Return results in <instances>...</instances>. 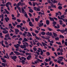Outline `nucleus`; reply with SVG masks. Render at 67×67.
I'll use <instances>...</instances> for the list:
<instances>
[{
    "instance_id": "obj_1",
    "label": "nucleus",
    "mask_w": 67,
    "mask_h": 67,
    "mask_svg": "<svg viewBox=\"0 0 67 67\" xmlns=\"http://www.w3.org/2000/svg\"><path fill=\"white\" fill-rule=\"evenodd\" d=\"M58 58V60H58L57 62L58 64H60L61 63V61H63V59H64V57H59Z\"/></svg>"
},
{
    "instance_id": "obj_2",
    "label": "nucleus",
    "mask_w": 67,
    "mask_h": 67,
    "mask_svg": "<svg viewBox=\"0 0 67 67\" xmlns=\"http://www.w3.org/2000/svg\"><path fill=\"white\" fill-rule=\"evenodd\" d=\"M13 52L15 54H16V56H19V55H21V56H25V55L23 54H20V53L17 51H14Z\"/></svg>"
},
{
    "instance_id": "obj_3",
    "label": "nucleus",
    "mask_w": 67,
    "mask_h": 67,
    "mask_svg": "<svg viewBox=\"0 0 67 67\" xmlns=\"http://www.w3.org/2000/svg\"><path fill=\"white\" fill-rule=\"evenodd\" d=\"M46 35H48L49 36H52L53 34H52V33L51 32H49V31H48L46 33Z\"/></svg>"
},
{
    "instance_id": "obj_4",
    "label": "nucleus",
    "mask_w": 67,
    "mask_h": 67,
    "mask_svg": "<svg viewBox=\"0 0 67 67\" xmlns=\"http://www.w3.org/2000/svg\"><path fill=\"white\" fill-rule=\"evenodd\" d=\"M32 58V55H29L27 57V59L28 60H30L31 59V58Z\"/></svg>"
},
{
    "instance_id": "obj_5",
    "label": "nucleus",
    "mask_w": 67,
    "mask_h": 67,
    "mask_svg": "<svg viewBox=\"0 0 67 67\" xmlns=\"http://www.w3.org/2000/svg\"><path fill=\"white\" fill-rule=\"evenodd\" d=\"M17 5L18 6H20V5H21V6H23V3L19 2L18 3Z\"/></svg>"
},
{
    "instance_id": "obj_6",
    "label": "nucleus",
    "mask_w": 67,
    "mask_h": 67,
    "mask_svg": "<svg viewBox=\"0 0 67 67\" xmlns=\"http://www.w3.org/2000/svg\"><path fill=\"white\" fill-rule=\"evenodd\" d=\"M21 11L22 13H24V14H25V13H26L24 9H23V7H21Z\"/></svg>"
},
{
    "instance_id": "obj_7",
    "label": "nucleus",
    "mask_w": 67,
    "mask_h": 67,
    "mask_svg": "<svg viewBox=\"0 0 67 67\" xmlns=\"http://www.w3.org/2000/svg\"><path fill=\"white\" fill-rule=\"evenodd\" d=\"M20 48H26V47L25 45H21L20 46Z\"/></svg>"
},
{
    "instance_id": "obj_8",
    "label": "nucleus",
    "mask_w": 67,
    "mask_h": 67,
    "mask_svg": "<svg viewBox=\"0 0 67 67\" xmlns=\"http://www.w3.org/2000/svg\"><path fill=\"white\" fill-rule=\"evenodd\" d=\"M9 5H11V3L10 2H8L7 3H6L5 5L9 7Z\"/></svg>"
},
{
    "instance_id": "obj_9",
    "label": "nucleus",
    "mask_w": 67,
    "mask_h": 67,
    "mask_svg": "<svg viewBox=\"0 0 67 67\" xmlns=\"http://www.w3.org/2000/svg\"><path fill=\"white\" fill-rule=\"evenodd\" d=\"M51 1L53 3V4H55V3H57L58 2H57V1H56L55 0H54L53 1V0H51Z\"/></svg>"
},
{
    "instance_id": "obj_10",
    "label": "nucleus",
    "mask_w": 67,
    "mask_h": 67,
    "mask_svg": "<svg viewBox=\"0 0 67 67\" xmlns=\"http://www.w3.org/2000/svg\"><path fill=\"white\" fill-rule=\"evenodd\" d=\"M28 34H27L26 36H28V37H30V36H32V35H31V34L30 33V32H27Z\"/></svg>"
},
{
    "instance_id": "obj_11",
    "label": "nucleus",
    "mask_w": 67,
    "mask_h": 67,
    "mask_svg": "<svg viewBox=\"0 0 67 67\" xmlns=\"http://www.w3.org/2000/svg\"><path fill=\"white\" fill-rule=\"evenodd\" d=\"M5 19L6 22H8V21H9V20H10V19H9V18L8 17H6L5 18Z\"/></svg>"
},
{
    "instance_id": "obj_12",
    "label": "nucleus",
    "mask_w": 67,
    "mask_h": 67,
    "mask_svg": "<svg viewBox=\"0 0 67 67\" xmlns=\"http://www.w3.org/2000/svg\"><path fill=\"white\" fill-rule=\"evenodd\" d=\"M29 24L30 26H33V24L32 23V22L30 21L29 22Z\"/></svg>"
},
{
    "instance_id": "obj_13",
    "label": "nucleus",
    "mask_w": 67,
    "mask_h": 67,
    "mask_svg": "<svg viewBox=\"0 0 67 67\" xmlns=\"http://www.w3.org/2000/svg\"><path fill=\"white\" fill-rule=\"evenodd\" d=\"M12 59H15L17 58V57L16 55H13V57L12 58Z\"/></svg>"
},
{
    "instance_id": "obj_14",
    "label": "nucleus",
    "mask_w": 67,
    "mask_h": 67,
    "mask_svg": "<svg viewBox=\"0 0 67 67\" xmlns=\"http://www.w3.org/2000/svg\"><path fill=\"white\" fill-rule=\"evenodd\" d=\"M15 32H17V33H19L20 31L19 29H15Z\"/></svg>"
},
{
    "instance_id": "obj_15",
    "label": "nucleus",
    "mask_w": 67,
    "mask_h": 67,
    "mask_svg": "<svg viewBox=\"0 0 67 67\" xmlns=\"http://www.w3.org/2000/svg\"><path fill=\"white\" fill-rule=\"evenodd\" d=\"M49 19L51 21H54V18H52L51 17H49Z\"/></svg>"
},
{
    "instance_id": "obj_16",
    "label": "nucleus",
    "mask_w": 67,
    "mask_h": 67,
    "mask_svg": "<svg viewBox=\"0 0 67 67\" xmlns=\"http://www.w3.org/2000/svg\"><path fill=\"white\" fill-rule=\"evenodd\" d=\"M4 34H7L8 33V31L6 30V31H3L2 32Z\"/></svg>"
},
{
    "instance_id": "obj_17",
    "label": "nucleus",
    "mask_w": 67,
    "mask_h": 67,
    "mask_svg": "<svg viewBox=\"0 0 67 67\" xmlns=\"http://www.w3.org/2000/svg\"><path fill=\"white\" fill-rule=\"evenodd\" d=\"M56 23H57L56 22L54 21V22L52 23V24H53V27L55 26V24H56Z\"/></svg>"
},
{
    "instance_id": "obj_18",
    "label": "nucleus",
    "mask_w": 67,
    "mask_h": 67,
    "mask_svg": "<svg viewBox=\"0 0 67 67\" xmlns=\"http://www.w3.org/2000/svg\"><path fill=\"white\" fill-rule=\"evenodd\" d=\"M59 24L60 25H63V21L62 20H59Z\"/></svg>"
},
{
    "instance_id": "obj_19",
    "label": "nucleus",
    "mask_w": 67,
    "mask_h": 67,
    "mask_svg": "<svg viewBox=\"0 0 67 67\" xmlns=\"http://www.w3.org/2000/svg\"><path fill=\"white\" fill-rule=\"evenodd\" d=\"M49 23H50L49 22V20H46V24H47V25L49 24Z\"/></svg>"
},
{
    "instance_id": "obj_20",
    "label": "nucleus",
    "mask_w": 67,
    "mask_h": 67,
    "mask_svg": "<svg viewBox=\"0 0 67 67\" xmlns=\"http://www.w3.org/2000/svg\"><path fill=\"white\" fill-rule=\"evenodd\" d=\"M53 34L54 36L55 37H57V34L56 33H55L54 32H53Z\"/></svg>"
},
{
    "instance_id": "obj_21",
    "label": "nucleus",
    "mask_w": 67,
    "mask_h": 67,
    "mask_svg": "<svg viewBox=\"0 0 67 67\" xmlns=\"http://www.w3.org/2000/svg\"><path fill=\"white\" fill-rule=\"evenodd\" d=\"M41 34L42 35H45V32H44L43 31L41 32Z\"/></svg>"
},
{
    "instance_id": "obj_22",
    "label": "nucleus",
    "mask_w": 67,
    "mask_h": 67,
    "mask_svg": "<svg viewBox=\"0 0 67 67\" xmlns=\"http://www.w3.org/2000/svg\"><path fill=\"white\" fill-rule=\"evenodd\" d=\"M16 27H18V28H19V27H20V28H22V26L20 25H17Z\"/></svg>"
},
{
    "instance_id": "obj_23",
    "label": "nucleus",
    "mask_w": 67,
    "mask_h": 67,
    "mask_svg": "<svg viewBox=\"0 0 67 67\" xmlns=\"http://www.w3.org/2000/svg\"><path fill=\"white\" fill-rule=\"evenodd\" d=\"M10 36H9V34H6V35H5V37H9Z\"/></svg>"
},
{
    "instance_id": "obj_24",
    "label": "nucleus",
    "mask_w": 67,
    "mask_h": 67,
    "mask_svg": "<svg viewBox=\"0 0 67 67\" xmlns=\"http://www.w3.org/2000/svg\"><path fill=\"white\" fill-rule=\"evenodd\" d=\"M59 38H64V37L63 35H60Z\"/></svg>"
},
{
    "instance_id": "obj_25",
    "label": "nucleus",
    "mask_w": 67,
    "mask_h": 67,
    "mask_svg": "<svg viewBox=\"0 0 67 67\" xmlns=\"http://www.w3.org/2000/svg\"><path fill=\"white\" fill-rule=\"evenodd\" d=\"M4 10L5 11V12H6V13L7 14H10V13H9V12H8V10H7V9H4Z\"/></svg>"
},
{
    "instance_id": "obj_26",
    "label": "nucleus",
    "mask_w": 67,
    "mask_h": 67,
    "mask_svg": "<svg viewBox=\"0 0 67 67\" xmlns=\"http://www.w3.org/2000/svg\"><path fill=\"white\" fill-rule=\"evenodd\" d=\"M60 32H61V33H64L65 32V30H60Z\"/></svg>"
},
{
    "instance_id": "obj_27",
    "label": "nucleus",
    "mask_w": 67,
    "mask_h": 67,
    "mask_svg": "<svg viewBox=\"0 0 67 67\" xmlns=\"http://www.w3.org/2000/svg\"><path fill=\"white\" fill-rule=\"evenodd\" d=\"M37 61H38V62H40L41 63H42L43 62V60H40L39 59H37Z\"/></svg>"
},
{
    "instance_id": "obj_28",
    "label": "nucleus",
    "mask_w": 67,
    "mask_h": 67,
    "mask_svg": "<svg viewBox=\"0 0 67 67\" xmlns=\"http://www.w3.org/2000/svg\"><path fill=\"white\" fill-rule=\"evenodd\" d=\"M46 54L47 56H49L50 55V53L48 52H47L46 53Z\"/></svg>"
},
{
    "instance_id": "obj_29",
    "label": "nucleus",
    "mask_w": 67,
    "mask_h": 67,
    "mask_svg": "<svg viewBox=\"0 0 67 67\" xmlns=\"http://www.w3.org/2000/svg\"><path fill=\"white\" fill-rule=\"evenodd\" d=\"M43 24H44L43 23H41L40 24V25L39 26V27H41V26H42L43 25Z\"/></svg>"
},
{
    "instance_id": "obj_30",
    "label": "nucleus",
    "mask_w": 67,
    "mask_h": 67,
    "mask_svg": "<svg viewBox=\"0 0 67 67\" xmlns=\"http://www.w3.org/2000/svg\"><path fill=\"white\" fill-rule=\"evenodd\" d=\"M56 44H57L58 45H62V44H61V43H60V42H56Z\"/></svg>"
},
{
    "instance_id": "obj_31",
    "label": "nucleus",
    "mask_w": 67,
    "mask_h": 67,
    "mask_svg": "<svg viewBox=\"0 0 67 67\" xmlns=\"http://www.w3.org/2000/svg\"><path fill=\"white\" fill-rule=\"evenodd\" d=\"M29 10V12H31V13H32V12H33V10L32 9H30Z\"/></svg>"
},
{
    "instance_id": "obj_32",
    "label": "nucleus",
    "mask_w": 67,
    "mask_h": 67,
    "mask_svg": "<svg viewBox=\"0 0 67 67\" xmlns=\"http://www.w3.org/2000/svg\"><path fill=\"white\" fill-rule=\"evenodd\" d=\"M14 55V53H13V52H11V53H10L9 54V55Z\"/></svg>"
},
{
    "instance_id": "obj_33",
    "label": "nucleus",
    "mask_w": 67,
    "mask_h": 67,
    "mask_svg": "<svg viewBox=\"0 0 67 67\" xmlns=\"http://www.w3.org/2000/svg\"><path fill=\"white\" fill-rule=\"evenodd\" d=\"M47 2H48V3H51V4L53 3L49 0H47Z\"/></svg>"
},
{
    "instance_id": "obj_34",
    "label": "nucleus",
    "mask_w": 67,
    "mask_h": 67,
    "mask_svg": "<svg viewBox=\"0 0 67 67\" xmlns=\"http://www.w3.org/2000/svg\"><path fill=\"white\" fill-rule=\"evenodd\" d=\"M24 40L25 42H27V41H28V40H27V39H26V38H24Z\"/></svg>"
},
{
    "instance_id": "obj_35",
    "label": "nucleus",
    "mask_w": 67,
    "mask_h": 67,
    "mask_svg": "<svg viewBox=\"0 0 67 67\" xmlns=\"http://www.w3.org/2000/svg\"><path fill=\"white\" fill-rule=\"evenodd\" d=\"M44 54V52H43V51H40V55H42L43 54Z\"/></svg>"
},
{
    "instance_id": "obj_36",
    "label": "nucleus",
    "mask_w": 67,
    "mask_h": 67,
    "mask_svg": "<svg viewBox=\"0 0 67 67\" xmlns=\"http://www.w3.org/2000/svg\"><path fill=\"white\" fill-rule=\"evenodd\" d=\"M35 20L36 22H38V20H39V19H38L37 18H35Z\"/></svg>"
},
{
    "instance_id": "obj_37",
    "label": "nucleus",
    "mask_w": 67,
    "mask_h": 67,
    "mask_svg": "<svg viewBox=\"0 0 67 67\" xmlns=\"http://www.w3.org/2000/svg\"><path fill=\"white\" fill-rule=\"evenodd\" d=\"M2 65L3 67H5V63H2Z\"/></svg>"
},
{
    "instance_id": "obj_38",
    "label": "nucleus",
    "mask_w": 67,
    "mask_h": 67,
    "mask_svg": "<svg viewBox=\"0 0 67 67\" xmlns=\"http://www.w3.org/2000/svg\"><path fill=\"white\" fill-rule=\"evenodd\" d=\"M58 9H59V10H61L62 9V7L61 6H59L58 7Z\"/></svg>"
},
{
    "instance_id": "obj_39",
    "label": "nucleus",
    "mask_w": 67,
    "mask_h": 67,
    "mask_svg": "<svg viewBox=\"0 0 67 67\" xmlns=\"http://www.w3.org/2000/svg\"><path fill=\"white\" fill-rule=\"evenodd\" d=\"M5 4H2L0 5V6L1 7H5Z\"/></svg>"
},
{
    "instance_id": "obj_40",
    "label": "nucleus",
    "mask_w": 67,
    "mask_h": 67,
    "mask_svg": "<svg viewBox=\"0 0 67 67\" xmlns=\"http://www.w3.org/2000/svg\"><path fill=\"white\" fill-rule=\"evenodd\" d=\"M32 35L33 36H36V34H35L33 32H32Z\"/></svg>"
},
{
    "instance_id": "obj_41",
    "label": "nucleus",
    "mask_w": 67,
    "mask_h": 67,
    "mask_svg": "<svg viewBox=\"0 0 67 67\" xmlns=\"http://www.w3.org/2000/svg\"><path fill=\"white\" fill-rule=\"evenodd\" d=\"M33 49L34 51H36L37 50V49H36V47H34Z\"/></svg>"
},
{
    "instance_id": "obj_42",
    "label": "nucleus",
    "mask_w": 67,
    "mask_h": 67,
    "mask_svg": "<svg viewBox=\"0 0 67 67\" xmlns=\"http://www.w3.org/2000/svg\"><path fill=\"white\" fill-rule=\"evenodd\" d=\"M17 37V36H16L15 35H14L12 36V38H14V37Z\"/></svg>"
},
{
    "instance_id": "obj_43",
    "label": "nucleus",
    "mask_w": 67,
    "mask_h": 67,
    "mask_svg": "<svg viewBox=\"0 0 67 67\" xmlns=\"http://www.w3.org/2000/svg\"><path fill=\"white\" fill-rule=\"evenodd\" d=\"M57 29H58L60 28V26H59V24H57Z\"/></svg>"
},
{
    "instance_id": "obj_44",
    "label": "nucleus",
    "mask_w": 67,
    "mask_h": 67,
    "mask_svg": "<svg viewBox=\"0 0 67 67\" xmlns=\"http://www.w3.org/2000/svg\"><path fill=\"white\" fill-rule=\"evenodd\" d=\"M59 20H63V18L62 17H58Z\"/></svg>"
},
{
    "instance_id": "obj_45",
    "label": "nucleus",
    "mask_w": 67,
    "mask_h": 67,
    "mask_svg": "<svg viewBox=\"0 0 67 67\" xmlns=\"http://www.w3.org/2000/svg\"><path fill=\"white\" fill-rule=\"evenodd\" d=\"M21 58H22V59H24V60H26V58H25L24 57H21Z\"/></svg>"
},
{
    "instance_id": "obj_46",
    "label": "nucleus",
    "mask_w": 67,
    "mask_h": 67,
    "mask_svg": "<svg viewBox=\"0 0 67 67\" xmlns=\"http://www.w3.org/2000/svg\"><path fill=\"white\" fill-rule=\"evenodd\" d=\"M55 39L56 41H57V40H58H58H59V37H57L55 38Z\"/></svg>"
},
{
    "instance_id": "obj_47",
    "label": "nucleus",
    "mask_w": 67,
    "mask_h": 67,
    "mask_svg": "<svg viewBox=\"0 0 67 67\" xmlns=\"http://www.w3.org/2000/svg\"><path fill=\"white\" fill-rule=\"evenodd\" d=\"M17 21L18 22H19V23L20 22H21V21L20 20V19H17Z\"/></svg>"
},
{
    "instance_id": "obj_48",
    "label": "nucleus",
    "mask_w": 67,
    "mask_h": 67,
    "mask_svg": "<svg viewBox=\"0 0 67 67\" xmlns=\"http://www.w3.org/2000/svg\"><path fill=\"white\" fill-rule=\"evenodd\" d=\"M37 8L36 7H34V9L35 11H36L37 10Z\"/></svg>"
},
{
    "instance_id": "obj_49",
    "label": "nucleus",
    "mask_w": 67,
    "mask_h": 67,
    "mask_svg": "<svg viewBox=\"0 0 67 67\" xmlns=\"http://www.w3.org/2000/svg\"><path fill=\"white\" fill-rule=\"evenodd\" d=\"M35 38L36 39H37L38 40H40V38H38L37 36H35Z\"/></svg>"
},
{
    "instance_id": "obj_50",
    "label": "nucleus",
    "mask_w": 67,
    "mask_h": 67,
    "mask_svg": "<svg viewBox=\"0 0 67 67\" xmlns=\"http://www.w3.org/2000/svg\"><path fill=\"white\" fill-rule=\"evenodd\" d=\"M22 22L24 24H25L26 23V21L24 20H22Z\"/></svg>"
},
{
    "instance_id": "obj_51",
    "label": "nucleus",
    "mask_w": 67,
    "mask_h": 67,
    "mask_svg": "<svg viewBox=\"0 0 67 67\" xmlns=\"http://www.w3.org/2000/svg\"><path fill=\"white\" fill-rule=\"evenodd\" d=\"M40 42H38L37 43L36 45L38 46H40Z\"/></svg>"
},
{
    "instance_id": "obj_52",
    "label": "nucleus",
    "mask_w": 67,
    "mask_h": 67,
    "mask_svg": "<svg viewBox=\"0 0 67 67\" xmlns=\"http://www.w3.org/2000/svg\"><path fill=\"white\" fill-rule=\"evenodd\" d=\"M48 30H49V31H52V30H53V29H51L50 28H48Z\"/></svg>"
},
{
    "instance_id": "obj_53",
    "label": "nucleus",
    "mask_w": 67,
    "mask_h": 67,
    "mask_svg": "<svg viewBox=\"0 0 67 67\" xmlns=\"http://www.w3.org/2000/svg\"><path fill=\"white\" fill-rule=\"evenodd\" d=\"M52 51H55V49H54V48L53 47H52Z\"/></svg>"
},
{
    "instance_id": "obj_54",
    "label": "nucleus",
    "mask_w": 67,
    "mask_h": 67,
    "mask_svg": "<svg viewBox=\"0 0 67 67\" xmlns=\"http://www.w3.org/2000/svg\"><path fill=\"white\" fill-rule=\"evenodd\" d=\"M58 13H59V14H59V15H60H60H62V13L61 12H60L59 11L58 12Z\"/></svg>"
},
{
    "instance_id": "obj_55",
    "label": "nucleus",
    "mask_w": 67,
    "mask_h": 67,
    "mask_svg": "<svg viewBox=\"0 0 67 67\" xmlns=\"http://www.w3.org/2000/svg\"><path fill=\"white\" fill-rule=\"evenodd\" d=\"M41 31H43V32H45V29H41Z\"/></svg>"
},
{
    "instance_id": "obj_56",
    "label": "nucleus",
    "mask_w": 67,
    "mask_h": 67,
    "mask_svg": "<svg viewBox=\"0 0 67 67\" xmlns=\"http://www.w3.org/2000/svg\"><path fill=\"white\" fill-rule=\"evenodd\" d=\"M16 7L17 8V9H18L19 10V9H21V8H20V7H19L18 5H17L16 6Z\"/></svg>"
},
{
    "instance_id": "obj_57",
    "label": "nucleus",
    "mask_w": 67,
    "mask_h": 67,
    "mask_svg": "<svg viewBox=\"0 0 67 67\" xmlns=\"http://www.w3.org/2000/svg\"><path fill=\"white\" fill-rule=\"evenodd\" d=\"M42 44L43 45V46H45V43H44L43 42H42Z\"/></svg>"
},
{
    "instance_id": "obj_58",
    "label": "nucleus",
    "mask_w": 67,
    "mask_h": 67,
    "mask_svg": "<svg viewBox=\"0 0 67 67\" xmlns=\"http://www.w3.org/2000/svg\"><path fill=\"white\" fill-rule=\"evenodd\" d=\"M52 8V6H48V9H50Z\"/></svg>"
},
{
    "instance_id": "obj_59",
    "label": "nucleus",
    "mask_w": 67,
    "mask_h": 67,
    "mask_svg": "<svg viewBox=\"0 0 67 67\" xmlns=\"http://www.w3.org/2000/svg\"><path fill=\"white\" fill-rule=\"evenodd\" d=\"M53 63V61H50L49 62V65H51L52 64V63Z\"/></svg>"
},
{
    "instance_id": "obj_60",
    "label": "nucleus",
    "mask_w": 67,
    "mask_h": 67,
    "mask_svg": "<svg viewBox=\"0 0 67 67\" xmlns=\"http://www.w3.org/2000/svg\"><path fill=\"white\" fill-rule=\"evenodd\" d=\"M6 7L8 8L7 9H8V10L9 11H10V8H9V6H6Z\"/></svg>"
},
{
    "instance_id": "obj_61",
    "label": "nucleus",
    "mask_w": 67,
    "mask_h": 67,
    "mask_svg": "<svg viewBox=\"0 0 67 67\" xmlns=\"http://www.w3.org/2000/svg\"><path fill=\"white\" fill-rule=\"evenodd\" d=\"M58 5H60V6H61L62 5V4H60V2H59L58 4Z\"/></svg>"
},
{
    "instance_id": "obj_62",
    "label": "nucleus",
    "mask_w": 67,
    "mask_h": 67,
    "mask_svg": "<svg viewBox=\"0 0 67 67\" xmlns=\"http://www.w3.org/2000/svg\"><path fill=\"white\" fill-rule=\"evenodd\" d=\"M35 33H36V34H37L38 33V31L37 30H35Z\"/></svg>"
},
{
    "instance_id": "obj_63",
    "label": "nucleus",
    "mask_w": 67,
    "mask_h": 67,
    "mask_svg": "<svg viewBox=\"0 0 67 67\" xmlns=\"http://www.w3.org/2000/svg\"><path fill=\"white\" fill-rule=\"evenodd\" d=\"M54 54H55V57H56L57 56V54H56V53L54 52Z\"/></svg>"
},
{
    "instance_id": "obj_64",
    "label": "nucleus",
    "mask_w": 67,
    "mask_h": 67,
    "mask_svg": "<svg viewBox=\"0 0 67 67\" xmlns=\"http://www.w3.org/2000/svg\"><path fill=\"white\" fill-rule=\"evenodd\" d=\"M64 44L66 46H67V42H64Z\"/></svg>"
}]
</instances>
